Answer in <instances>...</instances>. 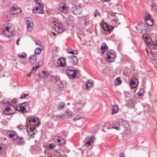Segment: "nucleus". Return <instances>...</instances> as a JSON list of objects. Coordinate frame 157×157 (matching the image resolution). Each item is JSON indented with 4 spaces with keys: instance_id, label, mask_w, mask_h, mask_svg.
Instances as JSON below:
<instances>
[{
    "instance_id": "obj_1",
    "label": "nucleus",
    "mask_w": 157,
    "mask_h": 157,
    "mask_svg": "<svg viewBox=\"0 0 157 157\" xmlns=\"http://www.w3.org/2000/svg\"><path fill=\"white\" fill-rule=\"evenodd\" d=\"M14 26L11 25H8L5 28V29L3 31V33L5 36L9 37L15 34V30Z\"/></svg>"
},
{
    "instance_id": "obj_2",
    "label": "nucleus",
    "mask_w": 157,
    "mask_h": 157,
    "mask_svg": "<svg viewBox=\"0 0 157 157\" xmlns=\"http://www.w3.org/2000/svg\"><path fill=\"white\" fill-rule=\"evenodd\" d=\"M3 103L5 104H6L5 107V109L3 111L5 115H8L13 114L14 113V112H12L11 111V109H12V108H15V106L14 105L11 104L8 101Z\"/></svg>"
},
{
    "instance_id": "obj_3",
    "label": "nucleus",
    "mask_w": 157,
    "mask_h": 157,
    "mask_svg": "<svg viewBox=\"0 0 157 157\" xmlns=\"http://www.w3.org/2000/svg\"><path fill=\"white\" fill-rule=\"evenodd\" d=\"M78 70H74L72 69H67L66 74L67 76L70 78L74 79L77 77V71Z\"/></svg>"
},
{
    "instance_id": "obj_4",
    "label": "nucleus",
    "mask_w": 157,
    "mask_h": 157,
    "mask_svg": "<svg viewBox=\"0 0 157 157\" xmlns=\"http://www.w3.org/2000/svg\"><path fill=\"white\" fill-rule=\"evenodd\" d=\"M52 28L59 33H61L65 30L63 25L61 24L57 23L52 26Z\"/></svg>"
},
{
    "instance_id": "obj_5",
    "label": "nucleus",
    "mask_w": 157,
    "mask_h": 157,
    "mask_svg": "<svg viewBox=\"0 0 157 157\" xmlns=\"http://www.w3.org/2000/svg\"><path fill=\"white\" fill-rule=\"evenodd\" d=\"M42 3H38V4L39 5V7H37L33 9V13H43L44 12V10H43L44 6L42 5Z\"/></svg>"
},
{
    "instance_id": "obj_6",
    "label": "nucleus",
    "mask_w": 157,
    "mask_h": 157,
    "mask_svg": "<svg viewBox=\"0 0 157 157\" xmlns=\"http://www.w3.org/2000/svg\"><path fill=\"white\" fill-rule=\"evenodd\" d=\"M26 131L28 132V135L29 136L33 137L36 133V130L35 128L32 127L30 125L28 126L26 128Z\"/></svg>"
},
{
    "instance_id": "obj_7",
    "label": "nucleus",
    "mask_w": 157,
    "mask_h": 157,
    "mask_svg": "<svg viewBox=\"0 0 157 157\" xmlns=\"http://www.w3.org/2000/svg\"><path fill=\"white\" fill-rule=\"evenodd\" d=\"M139 84V81L138 80L135 78V77L132 78L131 79L129 82V84L130 86L131 89L136 88Z\"/></svg>"
},
{
    "instance_id": "obj_8",
    "label": "nucleus",
    "mask_w": 157,
    "mask_h": 157,
    "mask_svg": "<svg viewBox=\"0 0 157 157\" xmlns=\"http://www.w3.org/2000/svg\"><path fill=\"white\" fill-rule=\"evenodd\" d=\"M66 59L67 60L71 62L73 65H76L78 61L77 57L75 55L68 56Z\"/></svg>"
},
{
    "instance_id": "obj_9",
    "label": "nucleus",
    "mask_w": 157,
    "mask_h": 157,
    "mask_svg": "<svg viewBox=\"0 0 157 157\" xmlns=\"http://www.w3.org/2000/svg\"><path fill=\"white\" fill-rule=\"evenodd\" d=\"M106 55L108 62L111 63L114 61L115 57V56L114 54L107 51L106 53Z\"/></svg>"
},
{
    "instance_id": "obj_10",
    "label": "nucleus",
    "mask_w": 157,
    "mask_h": 157,
    "mask_svg": "<svg viewBox=\"0 0 157 157\" xmlns=\"http://www.w3.org/2000/svg\"><path fill=\"white\" fill-rule=\"evenodd\" d=\"M66 65L65 59L63 58H59L57 61V67H63Z\"/></svg>"
},
{
    "instance_id": "obj_11",
    "label": "nucleus",
    "mask_w": 157,
    "mask_h": 157,
    "mask_svg": "<svg viewBox=\"0 0 157 157\" xmlns=\"http://www.w3.org/2000/svg\"><path fill=\"white\" fill-rule=\"evenodd\" d=\"M7 135L10 138L14 141L15 140L18 138V135L16 132L13 131H10L8 132Z\"/></svg>"
},
{
    "instance_id": "obj_12",
    "label": "nucleus",
    "mask_w": 157,
    "mask_h": 157,
    "mask_svg": "<svg viewBox=\"0 0 157 157\" xmlns=\"http://www.w3.org/2000/svg\"><path fill=\"white\" fill-rule=\"evenodd\" d=\"M82 19L83 21L84 25L85 26H87L89 24L90 21L88 15L84 16L82 17H79V20Z\"/></svg>"
},
{
    "instance_id": "obj_13",
    "label": "nucleus",
    "mask_w": 157,
    "mask_h": 157,
    "mask_svg": "<svg viewBox=\"0 0 157 157\" xmlns=\"http://www.w3.org/2000/svg\"><path fill=\"white\" fill-rule=\"evenodd\" d=\"M142 37L148 46L151 45L152 44V40L149 37L148 34H144Z\"/></svg>"
},
{
    "instance_id": "obj_14",
    "label": "nucleus",
    "mask_w": 157,
    "mask_h": 157,
    "mask_svg": "<svg viewBox=\"0 0 157 157\" xmlns=\"http://www.w3.org/2000/svg\"><path fill=\"white\" fill-rule=\"evenodd\" d=\"M85 141H87V142L85 144V145L86 147H88L94 143V139L93 137H91L90 138L89 136H87L86 137L85 139Z\"/></svg>"
},
{
    "instance_id": "obj_15",
    "label": "nucleus",
    "mask_w": 157,
    "mask_h": 157,
    "mask_svg": "<svg viewBox=\"0 0 157 157\" xmlns=\"http://www.w3.org/2000/svg\"><path fill=\"white\" fill-rule=\"evenodd\" d=\"M65 6L64 3H61L59 6V9L60 11L63 12L65 13H67L68 12V8Z\"/></svg>"
},
{
    "instance_id": "obj_16",
    "label": "nucleus",
    "mask_w": 157,
    "mask_h": 157,
    "mask_svg": "<svg viewBox=\"0 0 157 157\" xmlns=\"http://www.w3.org/2000/svg\"><path fill=\"white\" fill-rule=\"evenodd\" d=\"M137 30L140 33L145 29V25L143 23H140L136 27Z\"/></svg>"
},
{
    "instance_id": "obj_17",
    "label": "nucleus",
    "mask_w": 157,
    "mask_h": 157,
    "mask_svg": "<svg viewBox=\"0 0 157 157\" xmlns=\"http://www.w3.org/2000/svg\"><path fill=\"white\" fill-rule=\"evenodd\" d=\"M103 29L105 31L108 32L111 31L114 28L113 26L109 25L107 23H105L102 25Z\"/></svg>"
},
{
    "instance_id": "obj_18",
    "label": "nucleus",
    "mask_w": 157,
    "mask_h": 157,
    "mask_svg": "<svg viewBox=\"0 0 157 157\" xmlns=\"http://www.w3.org/2000/svg\"><path fill=\"white\" fill-rule=\"evenodd\" d=\"M74 19V18L73 16L71 15H69L67 18L64 21V22L67 25H69L73 23Z\"/></svg>"
},
{
    "instance_id": "obj_19",
    "label": "nucleus",
    "mask_w": 157,
    "mask_h": 157,
    "mask_svg": "<svg viewBox=\"0 0 157 157\" xmlns=\"http://www.w3.org/2000/svg\"><path fill=\"white\" fill-rule=\"evenodd\" d=\"M24 104L22 105V112H27L30 110V107L29 105V102H24Z\"/></svg>"
},
{
    "instance_id": "obj_20",
    "label": "nucleus",
    "mask_w": 157,
    "mask_h": 157,
    "mask_svg": "<svg viewBox=\"0 0 157 157\" xmlns=\"http://www.w3.org/2000/svg\"><path fill=\"white\" fill-rule=\"evenodd\" d=\"M36 60V57L35 55H31L29 58V61L31 64H34Z\"/></svg>"
},
{
    "instance_id": "obj_21",
    "label": "nucleus",
    "mask_w": 157,
    "mask_h": 157,
    "mask_svg": "<svg viewBox=\"0 0 157 157\" xmlns=\"http://www.w3.org/2000/svg\"><path fill=\"white\" fill-rule=\"evenodd\" d=\"M108 49V46L105 43H103L101 45V52L103 54L105 51Z\"/></svg>"
},
{
    "instance_id": "obj_22",
    "label": "nucleus",
    "mask_w": 157,
    "mask_h": 157,
    "mask_svg": "<svg viewBox=\"0 0 157 157\" xmlns=\"http://www.w3.org/2000/svg\"><path fill=\"white\" fill-rule=\"evenodd\" d=\"M27 28L29 31L31 30L33 26V24L32 21L30 22L29 20L26 21Z\"/></svg>"
},
{
    "instance_id": "obj_23",
    "label": "nucleus",
    "mask_w": 157,
    "mask_h": 157,
    "mask_svg": "<svg viewBox=\"0 0 157 157\" xmlns=\"http://www.w3.org/2000/svg\"><path fill=\"white\" fill-rule=\"evenodd\" d=\"M56 106L57 110H62L65 106V104L63 102H59L57 104Z\"/></svg>"
},
{
    "instance_id": "obj_24",
    "label": "nucleus",
    "mask_w": 157,
    "mask_h": 157,
    "mask_svg": "<svg viewBox=\"0 0 157 157\" xmlns=\"http://www.w3.org/2000/svg\"><path fill=\"white\" fill-rule=\"evenodd\" d=\"M17 138V145H23L25 143L24 140L23 138L21 137H18Z\"/></svg>"
},
{
    "instance_id": "obj_25",
    "label": "nucleus",
    "mask_w": 157,
    "mask_h": 157,
    "mask_svg": "<svg viewBox=\"0 0 157 157\" xmlns=\"http://www.w3.org/2000/svg\"><path fill=\"white\" fill-rule=\"evenodd\" d=\"M145 21L146 23L148 26H151L154 25V20L151 18Z\"/></svg>"
},
{
    "instance_id": "obj_26",
    "label": "nucleus",
    "mask_w": 157,
    "mask_h": 157,
    "mask_svg": "<svg viewBox=\"0 0 157 157\" xmlns=\"http://www.w3.org/2000/svg\"><path fill=\"white\" fill-rule=\"evenodd\" d=\"M151 6L152 10L155 12H157V2H153Z\"/></svg>"
},
{
    "instance_id": "obj_27",
    "label": "nucleus",
    "mask_w": 157,
    "mask_h": 157,
    "mask_svg": "<svg viewBox=\"0 0 157 157\" xmlns=\"http://www.w3.org/2000/svg\"><path fill=\"white\" fill-rule=\"evenodd\" d=\"M119 109L117 105H116L113 106L112 109V114H114L117 113Z\"/></svg>"
},
{
    "instance_id": "obj_28",
    "label": "nucleus",
    "mask_w": 157,
    "mask_h": 157,
    "mask_svg": "<svg viewBox=\"0 0 157 157\" xmlns=\"http://www.w3.org/2000/svg\"><path fill=\"white\" fill-rule=\"evenodd\" d=\"M120 126V123L119 122H117L114 124L112 126V128L115 129L117 130H119V127Z\"/></svg>"
},
{
    "instance_id": "obj_29",
    "label": "nucleus",
    "mask_w": 157,
    "mask_h": 157,
    "mask_svg": "<svg viewBox=\"0 0 157 157\" xmlns=\"http://www.w3.org/2000/svg\"><path fill=\"white\" fill-rule=\"evenodd\" d=\"M73 13L75 15H78V6H74L72 7Z\"/></svg>"
},
{
    "instance_id": "obj_30",
    "label": "nucleus",
    "mask_w": 157,
    "mask_h": 157,
    "mask_svg": "<svg viewBox=\"0 0 157 157\" xmlns=\"http://www.w3.org/2000/svg\"><path fill=\"white\" fill-rule=\"evenodd\" d=\"M10 9L12 11H16L17 10H18L19 11L16 12V13H19L21 11V10L20 8L15 7V5L12 6L11 7Z\"/></svg>"
},
{
    "instance_id": "obj_31",
    "label": "nucleus",
    "mask_w": 157,
    "mask_h": 157,
    "mask_svg": "<svg viewBox=\"0 0 157 157\" xmlns=\"http://www.w3.org/2000/svg\"><path fill=\"white\" fill-rule=\"evenodd\" d=\"M48 75L47 73L44 71H42L41 73L39 74V76L40 78H42L47 77Z\"/></svg>"
},
{
    "instance_id": "obj_32",
    "label": "nucleus",
    "mask_w": 157,
    "mask_h": 157,
    "mask_svg": "<svg viewBox=\"0 0 157 157\" xmlns=\"http://www.w3.org/2000/svg\"><path fill=\"white\" fill-rule=\"evenodd\" d=\"M85 118L84 117H79V126H82L85 121Z\"/></svg>"
},
{
    "instance_id": "obj_33",
    "label": "nucleus",
    "mask_w": 157,
    "mask_h": 157,
    "mask_svg": "<svg viewBox=\"0 0 157 157\" xmlns=\"http://www.w3.org/2000/svg\"><path fill=\"white\" fill-rule=\"evenodd\" d=\"M120 78L119 77H117L115 80V84L116 86L119 85L121 83L122 81Z\"/></svg>"
},
{
    "instance_id": "obj_34",
    "label": "nucleus",
    "mask_w": 157,
    "mask_h": 157,
    "mask_svg": "<svg viewBox=\"0 0 157 157\" xmlns=\"http://www.w3.org/2000/svg\"><path fill=\"white\" fill-rule=\"evenodd\" d=\"M24 103H23L20 105L18 106H16V108L15 107V108H13L14 109H15V110L16 111H19L22 112V105H24Z\"/></svg>"
},
{
    "instance_id": "obj_35",
    "label": "nucleus",
    "mask_w": 157,
    "mask_h": 157,
    "mask_svg": "<svg viewBox=\"0 0 157 157\" xmlns=\"http://www.w3.org/2000/svg\"><path fill=\"white\" fill-rule=\"evenodd\" d=\"M41 49L40 48H36L35 50L34 53L35 54L36 56V55H38L40 54L41 52Z\"/></svg>"
},
{
    "instance_id": "obj_36",
    "label": "nucleus",
    "mask_w": 157,
    "mask_h": 157,
    "mask_svg": "<svg viewBox=\"0 0 157 157\" xmlns=\"http://www.w3.org/2000/svg\"><path fill=\"white\" fill-rule=\"evenodd\" d=\"M151 16L150 14L147 13H145V16L144 17V19L145 20L151 18Z\"/></svg>"
},
{
    "instance_id": "obj_37",
    "label": "nucleus",
    "mask_w": 157,
    "mask_h": 157,
    "mask_svg": "<svg viewBox=\"0 0 157 157\" xmlns=\"http://www.w3.org/2000/svg\"><path fill=\"white\" fill-rule=\"evenodd\" d=\"M86 86L87 89L90 88L92 86V83L90 82V80H88L86 84Z\"/></svg>"
},
{
    "instance_id": "obj_38",
    "label": "nucleus",
    "mask_w": 157,
    "mask_h": 157,
    "mask_svg": "<svg viewBox=\"0 0 157 157\" xmlns=\"http://www.w3.org/2000/svg\"><path fill=\"white\" fill-rule=\"evenodd\" d=\"M144 90L142 89H141L138 93L137 94L140 96H142L144 95Z\"/></svg>"
},
{
    "instance_id": "obj_39",
    "label": "nucleus",
    "mask_w": 157,
    "mask_h": 157,
    "mask_svg": "<svg viewBox=\"0 0 157 157\" xmlns=\"http://www.w3.org/2000/svg\"><path fill=\"white\" fill-rule=\"evenodd\" d=\"M18 56L20 58H25L26 56V54L24 52H23L21 54H19L18 55Z\"/></svg>"
},
{
    "instance_id": "obj_40",
    "label": "nucleus",
    "mask_w": 157,
    "mask_h": 157,
    "mask_svg": "<svg viewBox=\"0 0 157 157\" xmlns=\"http://www.w3.org/2000/svg\"><path fill=\"white\" fill-rule=\"evenodd\" d=\"M64 114L66 115L68 117H71V113L69 111V110H67L66 112H65Z\"/></svg>"
},
{
    "instance_id": "obj_41",
    "label": "nucleus",
    "mask_w": 157,
    "mask_h": 157,
    "mask_svg": "<svg viewBox=\"0 0 157 157\" xmlns=\"http://www.w3.org/2000/svg\"><path fill=\"white\" fill-rule=\"evenodd\" d=\"M85 101L84 99H83L82 100L80 101L79 105H82V106H81V108H82L83 107V105L85 104Z\"/></svg>"
},
{
    "instance_id": "obj_42",
    "label": "nucleus",
    "mask_w": 157,
    "mask_h": 157,
    "mask_svg": "<svg viewBox=\"0 0 157 157\" xmlns=\"http://www.w3.org/2000/svg\"><path fill=\"white\" fill-rule=\"evenodd\" d=\"M29 94L28 93V94H23L21 95V96L20 99H22L23 98H26L27 96L29 95Z\"/></svg>"
},
{
    "instance_id": "obj_43",
    "label": "nucleus",
    "mask_w": 157,
    "mask_h": 157,
    "mask_svg": "<svg viewBox=\"0 0 157 157\" xmlns=\"http://www.w3.org/2000/svg\"><path fill=\"white\" fill-rule=\"evenodd\" d=\"M40 67V65H37V66H35L34 67H33L31 71V72H32V71L34 70H36L38 68H39V67Z\"/></svg>"
},
{
    "instance_id": "obj_44",
    "label": "nucleus",
    "mask_w": 157,
    "mask_h": 157,
    "mask_svg": "<svg viewBox=\"0 0 157 157\" xmlns=\"http://www.w3.org/2000/svg\"><path fill=\"white\" fill-rule=\"evenodd\" d=\"M62 114L60 115H58L56 116L57 119H59L60 118H63V117L64 114V113H62Z\"/></svg>"
},
{
    "instance_id": "obj_45",
    "label": "nucleus",
    "mask_w": 157,
    "mask_h": 157,
    "mask_svg": "<svg viewBox=\"0 0 157 157\" xmlns=\"http://www.w3.org/2000/svg\"><path fill=\"white\" fill-rule=\"evenodd\" d=\"M57 140L58 142H60L61 141L63 140V138L60 136H58L57 138Z\"/></svg>"
},
{
    "instance_id": "obj_46",
    "label": "nucleus",
    "mask_w": 157,
    "mask_h": 157,
    "mask_svg": "<svg viewBox=\"0 0 157 157\" xmlns=\"http://www.w3.org/2000/svg\"><path fill=\"white\" fill-rule=\"evenodd\" d=\"M29 122L30 123H32V122L35 124L36 122H37V121L35 119H31L29 120Z\"/></svg>"
},
{
    "instance_id": "obj_47",
    "label": "nucleus",
    "mask_w": 157,
    "mask_h": 157,
    "mask_svg": "<svg viewBox=\"0 0 157 157\" xmlns=\"http://www.w3.org/2000/svg\"><path fill=\"white\" fill-rule=\"evenodd\" d=\"M56 146L53 143L50 144L49 145V148L50 149L53 148Z\"/></svg>"
},
{
    "instance_id": "obj_48",
    "label": "nucleus",
    "mask_w": 157,
    "mask_h": 157,
    "mask_svg": "<svg viewBox=\"0 0 157 157\" xmlns=\"http://www.w3.org/2000/svg\"><path fill=\"white\" fill-rule=\"evenodd\" d=\"M5 146L3 144H2L0 145V151H3V149L5 148Z\"/></svg>"
},
{
    "instance_id": "obj_49",
    "label": "nucleus",
    "mask_w": 157,
    "mask_h": 157,
    "mask_svg": "<svg viewBox=\"0 0 157 157\" xmlns=\"http://www.w3.org/2000/svg\"><path fill=\"white\" fill-rule=\"evenodd\" d=\"M153 48L155 49H157V41H155L154 42L153 46Z\"/></svg>"
},
{
    "instance_id": "obj_50",
    "label": "nucleus",
    "mask_w": 157,
    "mask_h": 157,
    "mask_svg": "<svg viewBox=\"0 0 157 157\" xmlns=\"http://www.w3.org/2000/svg\"><path fill=\"white\" fill-rule=\"evenodd\" d=\"M35 42L36 44L37 45L40 46V45L41 44V42L40 41L38 40L37 41H35Z\"/></svg>"
},
{
    "instance_id": "obj_51",
    "label": "nucleus",
    "mask_w": 157,
    "mask_h": 157,
    "mask_svg": "<svg viewBox=\"0 0 157 157\" xmlns=\"http://www.w3.org/2000/svg\"><path fill=\"white\" fill-rule=\"evenodd\" d=\"M73 120L74 121H77L78 120V115L76 116L75 117L73 118Z\"/></svg>"
},
{
    "instance_id": "obj_52",
    "label": "nucleus",
    "mask_w": 157,
    "mask_h": 157,
    "mask_svg": "<svg viewBox=\"0 0 157 157\" xmlns=\"http://www.w3.org/2000/svg\"><path fill=\"white\" fill-rule=\"evenodd\" d=\"M98 13V10H97V9L95 10V11L94 13V16L95 17H96V16L97 14H98L99 15H100Z\"/></svg>"
},
{
    "instance_id": "obj_53",
    "label": "nucleus",
    "mask_w": 157,
    "mask_h": 157,
    "mask_svg": "<svg viewBox=\"0 0 157 157\" xmlns=\"http://www.w3.org/2000/svg\"><path fill=\"white\" fill-rule=\"evenodd\" d=\"M119 155L120 157H125V155L122 153H120Z\"/></svg>"
},
{
    "instance_id": "obj_54",
    "label": "nucleus",
    "mask_w": 157,
    "mask_h": 157,
    "mask_svg": "<svg viewBox=\"0 0 157 157\" xmlns=\"http://www.w3.org/2000/svg\"><path fill=\"white\" fill-rule=\"evenodd\" d=\"M119 155L120 157H125V155L122 153H120Z\"/></svg>"
},
{
    "instance_id": "obj_55",
    "label": "nucleus",
    "mask_w": 157,
    "mask_h": 157,
    "mask_svg": "<svg viewBox=\"0 0 157 157\" xmlns=\"http://www.w3.org/2000/svg\"><path fill=\"white\" fill-rule=\"evenodd\" d=\"M119 155L120 157H125V155L122 153H120Z\"/></svg>"
},
{
    "instance_id": "obj_56",
    "label": "nucleus",
    "mask_w": 157,
    "mask_h": 157,
    "mask_svg": "<svg viewBox=\"0 0 157 157\" xmlns=\"http://www.w3.org/2000/svg\"><path fill=\"white\" fill-rule=\"evenodd\" d=\"M74 51H68L67 52L68 53H69V54H74Z\"/></svg>"
},
{
    "instance_id": "obj_57",
    "label": "nucleus",
    "mask_w": 157,
    "mask_h": 157,
    "mask_svg": "<svg viewBox=\"0 0 157 157\" xmlns=\"http://www.w3.org/2000/svg\"><path fill=\"white\" fill-rule=\"evenodd\" d=\"M61 82V84L59 85L61 87H63L65 86V84H64V85H63L62 84V82Z\"/></svg>"
},
{
    "instance_id": "obj_58",
    "label": "nucleus",
    "mask_w": 157,
    "mask_h": 157,
    "mask_svg": "<svg viewBox=\"0 0 157 157\" xmlns=\"http://www.w3.org/2000/svg\"><path fill=\"white\" fill-rule=\"evenodd\" d=\"M20 39H18L16 41V44L18 45H19V41H20Z\"/></svg>"
},
{
    "instance_id": "obj_59",
    "label": "nucleus",
    "mask_w": 157,
    "mask_h": 157,
    "mask_svg": "<svg viewBox=\"0 0 157 157\" xmlns=\"http://www.w3.org/2000/svg\"><path fill=\"white\" fill-rule=\"evenodd\" d=\"M115 19H116V20H115V22L116 23H118V22L119 21V19L117 18H116Z\"/></svg>"
},
{
    "instance_id": "obj_60",
    "label": "nucleus",
    "mask_w": 157,
    "mask_h": 157,
    "mask_svg": "<svg viewBox=\"0 0 157 157\" xmlns=\"http://www.w3.org/2000/svg\"><path fill=\"white\" fill-rule=\"evenodd\" d=\"M78 53V51L75 50L74 52V54H77Z\"/></svg>"
},
{
    "instance_id": "obj_61",
    "label": "nucleus",
    "mask_w": 157,
    "mask_h": 157,
    "mask_svg": "<svg viewBox=\"0 0 157 157\" xmlns=\"http://www.w3.org/2000/svg\"><path fill=\"white\" fill-rule=\"evenodd\" d=\"M151 2H157V0H151Z\"/></svg>"
},
{
    "instance_id": "obj_62",
    "label": "nucleus",
    "mask_w": 157,
    "mask_h": 157,
    "mask_svg": "<svg viewBox=\"0 0 157 157\" xmlns=\"http://www.w3.org/2000/svg\"><path fill=\"white\" fill-rule=\"evenodd\" d=\"M54 80H55V81L56 82H57L59 80V79H55Z\"/></svg>"
},
{
    "instance_id": "obj_63",
    "label": "nucleus",
    "mask_w": 157,
    "mask_h": 157,
    "mask_svg": "<svg viewBox=\"0 0 157 157\" xmlns=\"http://www.w3.org/2000/svg\"><path fill=\"white\" fill-rule=\"evenodd\" d=\"M146 50L148 54H150V52H151L150 51H148V50Z\"/></svg>"
},
{
    "instance_id": "obj_64",
    "label": "nucleus",
    "mask_w": 157,
    "mask_h": 157,
    "mask_svg": "<svg viewBox=\"0 0 157 157\" xmlns=\"http://www.w3.org/2000/svg\"><path fill=\"white\" fill-rule=\"evenodd\" d=\"M35 2H36V4H37V3H38H38H39V2H38V0H35Z\"/></svg>"
}]
</instances>
